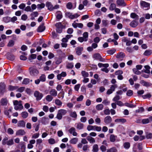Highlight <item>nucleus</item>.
<instances>
[{
    "label": "nucleus",
    "instance_id": "nucleus-1",
    "mask_svg": "<svg viewBox=\"0 0 152 152\" xmlns=\"http://www.w3.org/2000/svg\"><path fill=\"white\" fill-rule=\"evenodd\" d=\"M22 101H18L17 100H15L13 101V104L15 105L14 109L16 110H22L23 107L21 103Z\"/></svg>",
    "mask_w": 152,
    "mask_h": 152
},
{
    "label": "nucleus",
    "instance_id": "nucleus-2",
    "mask_svg": "<svg viewBox=\"0 0 152 152\" xmlns=\"http://www.w3.org/2000/svg\"><path fill=\"white\" fill-rule=\"evenodd\" d=\"M2 144L4 145L7 144L8 146L12 145L14 144L13 140V139L8 140V137H5L2 140Z\"/></svg>",
    "mask_w": 152,
    "mask_h": 152
},
{
    "label": "nucleus",
    "instance_id": "nucleus-3",
    "mask_svg": "<svg viewBox=\"0 0 152 152\" xmlns=\"http://www.w3.org/2000/svg\"><path fill=\"white\" fill-rule=\"evenodd\" d=\"M65 57V53H62L58 57H55V59L56 64L57 65H59L61 64L62 61V59L64 58Z\"/></svg>",
    "mask_w": 152,
    "mask_h": 152
},
{
    "label": "nucleus",
    "instance_id": "nucleus-4",
    "mask_svg": "<svg viewBox=\"0 0 152 152\" xmlns=\"http://www.w3.org/2000/svg\"><path fill=\"white\" fill-rule=\"evenodd\" d=\"M140 4L141 7L145 10H148L150 8V4L145 1H141Z\"/></svg>",
    "mask_w": 152,
    "mask_h": 152
},
{
    "label": "nucleus",
    "instance_id": "nucleus-5",
    "mask_svg": "<svg viewBox=\"0 0 152 152\" xmlns=\"http://www.w3.org/2000/svg\"><path fill=\"white\" fill-rule=\"evenodd\" d=\"M65 15L66 17L71 19H73L77 18L79 17V15L77 13H75L73 15L72 13L67 12L65 13Z\"/></svg>",
    "mask_w": 152,
    "mask_h": 152
},
{
    "label": "nucleus",
    "instance_id": "nucleus-6",
    "mask_svg": "<svg viewBox=\"0 0 152 152\" xmlns=\"http://www.w3.org/2000/svg\"><path fill=\"white\" fill-rule=\"evenodd\" d=\"M34 96L36 98L37 101L40 100L43 96L42 93H40L38 91H35L34 93Z\"/></svg>",
    "mask_w": 152,
    "mask_h": 152
},
{
    "label": "nucleus",
    "instance_id": "nucleus-7",
    "mask_svg": "<svg viewBox=\"0 0 152 152\" xmlns=\"http://www.w3.org/2000/svg\"><path fill=\"white\" fill-rule=\"evenodd\" d=\"M125 54L123 52H120L118 53L116 56V58L118 61H122L125 56Z\"/></svg>",
    "mask_w": 152,
    "mask_h": 152
},
{
    "label": "nucleus",
    "instance_id": "nucleus-8",
    "mask_svg": "<svg viewBox=\"0 0 152 152\" xmlns=\"http://www.w3.org/2000/svg\"><path fill=\"white\" fill-rule=\"evenodd\" d=\"M93 58L96 60H99L101 62H104L105 59L102 58L101 55L98 53L94 54L93 56Z\"/></svg>",
    "mask_w": 152,
    "mask_h": 152
},
{
    "label": "nucleus",
    "instance_id": "nucleus-9",
    "mask_svg": "<svg viewBox=\"0 0 152 152\" xmlns=\"http://www.w3.org/2000/svg\"><path fill=\"white\" fill-rule=\"evenodd\" d=\"M39 73L38 70L35 68H31L30 70V74L33 76L37 75Z\"/></svg>",
    "mask_w": 152,
    "mask_h": 152
},
{
    "label": "nucleus",
    "instance_id": "nucleus-10",
    "mask_svg": "<svg viewBox=\"0 0 152 152\" xmlns=\"http://www.w3.org/2000/svg\"><path fill=\"white\" fill-rule=\"evenodd\" d=\"M69 133L74 136H77V133L76 132L75 129L74 127H72L69 129Z\"/></svg>",
    "mask_w": 152,
    "mask_h": 152
},
{
    "label": "nucleus",
    "instance_id": "nucleus-11",
    "mask_svg": "<svg viewBox=\"0 0 152 152\" xmlns=\"http://www.w3.org/2000/svg\"><path fill=\"white\" fill-rule=\"evenodd\" d=\"M140 83L143 86L146 87H148L152 86V84L150 83L146 82L144 80H142L140 81Z\"/></svg>",
    "mask_w": 152,
    "mask_h": 152
},
{
    "label": "nucleus",
    "instance_id": "nucleus-12",
    "mask_svg": "<svg viewBox=\"0 0 152 152\" xmlns=\"http://www.w3.org/2000/svg\"><path fill=\"white\" fill-rule=\"evenodd\" d=\"M6 85L4 83H0V93L3 94L5 91Z\"/></svg>",
    "mask_w": 152,
    "mask_h": 152
},
{
    "label": "nucleus",
    "instance_id": "nucleus-13",
    "mask_svg": "<svg viewBox=\"0 0 152 152\" xmlns=\"http://www.w3.org/2000/svg\"><path fill=\"white\" fill-rule=\"evenodd\" d=\"M83 50V48L82 47H77L75 48L76 53L78 56H80L82 54Z\"/></svg>",
    "mask_w": 152,
    "mask_h": 152
},
{
    "label": "nucleus",
    "instance_id": "nucleus-14",
    "mask_svg": "<svg viewBox=\"0 0 152 152\" xmlns=\"http://www.w3.org/2000/svg\"><path fill=\"white\" fill-rule=\"evenodd\" d=\"M112 121V118L110 116H107L104 119V121L106 124H110Z\"/></svg>",
    "mask_w": 152,
    "mask_h": 152
},
{
    "label": "nucleus",
    "instance_id": "nucleus-15",
    "mask_svg": "<svg viewBox=\"0 0 152 152\" xmlns=\"http://www.w3.org/2000/svg\"><path fill=\"white\" fill-rule=\"evenodd\" d=\"M46 6L48 7V9L50 11L53 10V7L50 2H48L46 3Z\"/></svg>",
    "mask_w": 152,
    "mask_h": 152
},
{
    "label": "nucleus",
    "instance_id": "nucleus-16",
    "mask_svg": "<svg viewBox=\"0 0 152 152\" xmlns=\"http://www.w3.org/2000/svg\"><path fill=\"white\" fill-rule=\"evenodd\" d=\"M0 103L2 105L6 106L7 104L8 101L6 98H3L1 99Z\"/></svg>",
    "mask_w": 152,
    "mask_h": 152
},
{
    "label": "nucleus",
    "instance_id": "nucleus-17",
    "mask_svg": "<svg viewBox=\"0 0 152 152\" xmlns=\"http://www.w3.org/2000/svg\"><path fill=\"white\" fill-rule=\"evenodd\" d=\"M86 139L90 143H94L95 142V140L94 138L90 136H88L87 137Z\"/></svg>",
    "mask_w": 152,
    "mask_h": 152
},
{
    "label": "nucleus",
    "instance_id": "nucleus-18",
    "mask_svg": "<svg viewBox=\"0 0 152 152\" xmlns=\"http://www.w3.org/2000/svg\"><path fill=\"white\" fill-rule=\"evenodd\" d=\"M138 22L136 20L132 21L130 23V26L132 28L136 27L138 25Z\"/></svg>",
    "mask_w": 152,
    "mask_h": 152
},
{
    "label": "nucleus",
    "instance_id": "nucleus-19",
    "mask_svg": "<svg viewBox=\"0 0 152 152\" xmlns=\"http://www.w3.org/2000/svg\"><path fill=\"white\" fill-rule=\"evenodd\" d=\"M44 25V24L43 23L40 25L38 28L37 31L39 32H41L44 31L45 29V27Z\"/></svg>",
    "mask_w": 152,
    "mask_h": 152
},
{
    "label": "nucleus",
    "instance_id": "nucleus-20",
    "mask_svg": "<svg viewBox=\"0 0 152 152\" xmlns=\"http://www.w3.org/2000/svg\"><path fill=\"white\" fill-rule=\"evenodd\" d=\"M25 133L24 130L20 129L16 132V135L22 136L25 134Z\"/></svg>",
    "mask_w": 152,
    "mask_h": 152
},
{
    "label": "nucleus",
    "instance_id": "nucleus-21",
    "mask_svg": "<svg viewBox=\"0 0 152 152\" xmlns=\"http://www.w3.org/2000/svg\"><path fill=\"white\" fill-rule=\"evenodd\" d=\"M17 125L18 127H24L25 126L26 123L24 121L21 120L18 122Z\"/></svg>",
    "mask_w": 152,
    "mask_h": 152
},
{
    "label": "nucleus",
    "instance_id": "nucleus-22",
    "mask_svg": "<svg viewBox=\"0 0 152 152\" xmlns=\"http://www.w3.org/2000/svg\"><path fill=\"white\" fill-rule=\"evenodd\" d=\"M41 121L42 124L44 125H46L48 123V119L44 117L41 118Z\"/></svg>",
    "mask_w": 152,
    "mask_h": 152
},
{
    "label": "nucleus",
    "instance_id": "nucleus-23",
    "mask_svg": "<svg viewBox=\"0 0 152 152\" xmlns=\"http://www.w3.org/2000/svg\"><path fill=\"white\" fill-rule=\"evenodd\" d=\"M126 121V120L124 118H118L115 120V122L116 123H124Z\"/></svg>",
    "mask_w": 152,
    "mask_h": 152
},
{
    "label": "nucleus",
    "instance_id": "nucleus-24",
    "mask_svg": "<svg viewBox=\"0 0 152 152\" xmlns=\"http://www.w3.org/2000/svg\"><path fill=\"white\" fill-rule=\"evenodd\" d=\"M50 95H51L52 96H53L54 97L56 96L57 94V91L55 89H51L50 91Z\"/></svg>",
    "mask_w": 152,
    "mask_h": 152
},
{
    "label": "nucleus",
    "instance_id": "nucleus-25",
    "mask_svg": "<svg viewBox=\"0 0 152 152\" xmlns=\"http://www.w3.org/2000/svg\"><path fill=\"white\" fill-rule=\"evenodd\" d=\"M78 138L77 137H74L72 138L70 141V143L72 144H75L78 142Z\"/></svg>",
    "mask_w": 152,
    "mask_h": 152
},
{
    "label": "nucleus",
    "instance_id": "nucleus-26",
    "mask_svg": "<svg viewBox=\"0 0 152 152\" xmlns=\"http://www.w3.org/2000/svg\"><path fill=\"white\" fill-rule=\"evenodd\" d=\"M56 18L57 19L60 20L62 18L61 12L60 11H57L56 13Z\"/></svg>",
    "mask_w": 152,
    "mask_h": 152
},
{
    "label": "nucleus",
    "instance_id": "nucleus-27",
    "mask_svg": "<svg viewBox=\"0 0 152 152\" xmlns=\"http://www.w3.org/2000/svg\"><path fill=\"white\" fill-rule=\"evenodd\" d=\"M116 3L119 6H126L124 0H117Z\"/></svg>",
    "mask_w": 152,
    "mask_h": 152
},
{
    "label": "nucleus",
    "instance_id": "nucleus-28",
    "mask_svg": "<svg viewBox=\"0 0 152 152\" xmlns=\"http://www.w3.org/2000/svg\"><path fill=\"white\" fill-rule=\"evenodd\" d=\"M69 115L71 117L75 118H76L77 116L76 113L75 111H70L69 113Z\"/></svg>",
    "mask_w": 152,
    "mask_h": 152
},
{
    "label": "nucleus",
    "instance_id": "nucleus-29",
    "mask_svg": "<svg viewBox=\"0 0 152 152\" xmlns=\"http://www.w3.org/2000/svg\"><path fill=\"white\" fill-rule=\"evenodd\" d=\"M77 124L76 128L79 130H81L83 128L84 125L83 124L81 123H78L75 124Z\"/></svg>",
    "mask_w": 152,
    "mask_h": 152
},
{
    "label": "nucleus",
    "instance_id": "nucleus-30",
    "mask_svg": "<svg viewBox=\"0 0 152 152\" xmlns=\"http://www.w3.org/2000/svg\"><path fill=\"white\" fill-rule=\"evenodd\" d=\"M116 138V136H115L114 134H111L110 137V142H114L115 141Z\"/></svg>",
    "mask_w": 152,
    "mask_h": 152
},
{
    "label": "nucleus",
    "instance_id": "nucleus-31",
    "mask_svg": "<svg viewBox=\"0 0 152 152\" xmlns=\"http://www.w3.org/2000/svg\"><path fill=\"white\" fill-rule=\"evenodd\" d=\"M104 106L102 104H98L96 105V110L100 111L102 110Z\"/></svg>",
    "mask_w": 152,
    "mask_h": 152
},
{
    "label": "nucleus",
    "instance_id": "nucleus-32",
    "mask_svg": "<svg viewBox=\"0 0 152 152\" xmlns=\"http://www.w3.org/2000/svg\"><path fill=\"white\" fill-rule=\"evenodd\" d=\"M58 111L62 115H64L67 113V111L65 109H60Z\"/></svg>",
    "mask_w": 152,
    "mask_h": 152
},
{
    "label": "nucleus",
    "instance_id": "nucleus-33",
    "mask_svg": "<svg viewBox=\"0 0 152 152\" xmlns=\"http://www.w3.org/2000/svg\"><path fill=\"white\" fill-rule=\"evenodd\" d=\"M152 51L151 50H146L143 53V55L145 56H149L151 54Z\"/></svg>",
    "mask_w": 152,
    "mask_h": 152
},
{
    "label": "nucleus",
    "instance_id": "nucleus-34",
    "mask_svg": "<svg viewBox=\"0 0 152 152\" xmlns=\"http://www.w3.org/2000/svg\"><path fill=\"white\" fill-rule=\"evenodd\" d=\"M144 67L145 69L144 70V72L147 74L150 73V69L151 68L150 66L148 65H146L144 66Z\"/></svg>",
    "mask_w": 152,
    "mask_h": 152
},
{
    "label": "nucleus",
    "instance_id": "nucleus-35",
    "mask_svg": "<svg viewBox=\"0 0 152 152\" xmlns=\"http://www.w3.org/2000/svg\"><path fill=\"white\" fill-rule=\"evenodd\" d=\"M21 116L23 118H26L28 116V113L26 111H24L21 113Z\"/></svg>",
    "mask_w": 152,
    "mask_h": 152
},
{
    "label": "nucleus",
    "instance_id": "nucleus-36",
    "mask_svg": "<svg viewBox=\"0 0 152 152\" xmlns=\"http://www.w3.org/2000/svg\"><path fill=\"white\" fill-rule=\"evenodd\" d=\"M130 17L132 18L135 19H138L139 16L135 13H132L130 14Z\"/></svg>",
    "mask_w": 152,
    "mask_h": 152
},
{
    "label": "nucleus",
    "instance_id": "nucleus-37",
    "mask_svg": "<svg viewBox=\"0 0 152 152\" xmlns=\"http://www.w3.org/2000/svg\"><path fill=\"white\" fill-rule=\"evenodd\" d=\"M99 150L98 146L97 144H94L93 146V152H97Z\"/></svg>",
    "mask_w": 152,
    "mask_h": 152
},
{
    "label": "nucleus",
    "instance_id": "nucleus-38",
    "mask_svg": "<svg viewBox=\"0 0 152 152\" xmlns=\"http://www.w3.org/2000/svg\"><path fill=\"white\" fill-rule=\"evenodd\" d=\"M18 88L17 86H13L11 85H10L8 87V90L10 91H13Z\"/></svg>",
    "mask_w": 152,
    "mask_h": 152
},
{
    "label": "nucleus",
    "instance_id": "nucleus-39",
    "mask_svg": "<svg viewBox=\"0 0 152 152\" xmlns=\"http://www.w3.org/2000/svg\"><path fill=\"white\" fill-rule=\"evenodd\" d=\"M45 7V4L44 3H41V4H39L37 5V8L38 9L40 10L44 8Z\"/></svg>",
    "mask_w": 152,
    "mask_h": 152
},
{
    "label": "nucleus",
    "instance_id": "nucleus-40",
    "mask_svg": "<svg viewBox=\"0 0 152 152\" xmlns=\"http://www.w3.org/2000/svg\"><path fill=\"white\" fill-rule=\"evenodd\" d=\"M74 67L73 63H68L66 65V67L67 69H72Z\"/></svg>",
    "mask_w": 152,
    "mask_h": 152
},
{
    "label": "nucleus",
    "instance_id": "nucleus-41",
    "mask_svg": "<svg viewBox=\"0 0 152 152\" xmlns=\"http://www.w3.org/2000/svg\"><path fill=\"white\" fill-rule=\"evenodd\" d=\"M3 20L5 23H8L10 22V17L8 16L4 17Z\"/></svg>",
    "mask_w": 152,
    "mask_h": 152
},
{
    "label": "nucleus",
    "instance_id": "nucleus-42",
    "mask_svg": "<svg viewBox=\"0 0 152 152\" xmlns=\"http://www.w3.org/2000/svg\"><path fill=\"white\" fill-rule=\"evenodd\" d=\"M95 126L88 125L87 127V129L88 131L91 130L95 131Z\"/></svg>",
    "mask_w": 152,
    "mask_h": 152
},
{
    "label": "nucleus",
    "instance_id": "nucleus-43",
    "mask_svg": "<svg viewBox=\"0 0 152 152\" xmlns=\"http://www.w3.org/2000/svg\"><path fill=\"white\" fill-rule=\"evenodd\" d=\"M53 98L51 95H48L46 97V100L48 102H50L53 100Z\"/></svg>",
    "mask_w": 152,
    "mask_h": 152
},
{
    "label": "nucleus",
    "instance_id": "nucleus-44",
    "mask_svg": "<svg viewBox=\"0 0 152 152\" xmlns=\"http://www.w3.org/2000/svg\"><path fill=\"white\" fill-rule=\"evenodd\" d=\"M116 7V5L114 3H111L109 7L110 10H113L115 9Z\"/></svg>",
    "mask_w": 152,
    "mask_h": 152
},
{
    "label": "nucleus",
    "instance_id": "nucleus-45",
    "mask_svg": "<svg viewBox=\"0 0 152 152\" xmlns=\"http://www.w3.org/2000/svg\"><path fill=\"white\" fill-rule=\"evenodd\" d=\"M117 149L115 147H113L107 150V152H117Z\"/></svg>",
    "mask_w": 152,
    "mask_h": 152
},
{
    "label": "nucleus",
    "instance_id": "nucleus-46",
    "mask_svg": "<svg viewBox=\"0 0 152 152\" xmlns=\"http://www.w3.org/2000/svg\"><path fill=\"white\" fill-rule=\"evenodd\" d=\"M141 122L143 124H146L150 122V121L149 118H145L142 119Z\"/></svg>",
    "mask_w": 152,
    "mask_h": 152
},
{
    "label": "nucleus",
    "instance_id": "nucleus-47",
    "mask_svg": "<svg viewBox=\"0 0 152 152\" xmlns=\"http://www.w3.org/2000/svg\"><path fill=\"white\" fill-rule=\"evenodd\" d=\"M123 145L125 149H128L130 147V144L129 142H126L124 143Z\"/></svg>",
    "mask_w": 152,
    "mask_h": 152
},
{
    "label": "nucleus",
    "instance_id": "nucleus-48",
    "mask_svg": "<svg viewBox=\"0 0 152 152\" xmlns=\"http://www.w3.org/2000/svg\"><path fill=\"white\" fill-rule=\"evenodd\" d=\"M120 97L118 95H116L113 99V101L116 102L117 101H119L120 99Z\"/></svg>",
    "mask_w": 152,
    "mask_h": 152
},
{
    "label": "nucleus",
    "instance_id": "nucleus-49",
    "mask_svg": "<svg viewBox=\"0 0 152 152\" xmlns=\"http://www.w3.org/2000/svg\"><path fill=\"white\" fill-rule=\"evenodd\" d=\"M115 49H112L110 50H109L107 51V53L110 55H113L116 52Z\"/></svg>",
    "mask_w": 152,
    "mask_h": 152
},
{
    "label": "nucleus",
    "instance_id": "nucleus-50",
    "mask_svg": "<svg viewBox=\"0 0 152 152\" xmlns=\"http://www.w3.org/2000/svg\"><path fill=\"white\" fill-rule=\"evenodd\" d=\"M55 103L56 105L59 106H61L62 104V102L59 99H56Z\"/></svg>",
    "mask_w": 152,
    "mask_h": 152
},
{
    "label": "nucleus",
    "instance_id": "nucleus-51",
    "mask_svg": "<svg viewBox=\"0 0 152 152\" xmlns=\"http://www.w3.org/2000/svg\"><path fill=\"white\" fill-rule=\"evenodd\" d=\"M125 105L130 108H134L136 107V105H134L132 104H130L128 103H126Z\"/></svg>",
    "mask_w": 152,
    "mask_h": 152
},
{
    "label": "nucleus",
    "instance_id": "nucleus-52",
    "mask_svg": "<svg viewBox=\"0 0 152 152\" xmlns=\"http://www.w3.org/2000/svg\"><path fill=\"white\" fill-rule=\"evenodd\" d=\"M126 95L128 96H130L133 94V91L131 90H129L127 91Z\"/></svg>",
    "mask_w": 152,
    "mask_h": 152
},
{
    "label": "nucleus",
    "instance_id": "nucleus-53",
    "mask_svg": "<svg viewBox=\"0 0 152 152\" xmlns=\"http://www.w3.org/2000/svg\"><path fill=\"white\" fill-rule=\"evenodd\" d=\"M81 74L82 76L84 77H88L89 75L88 72L84 71H82Z\"/></svg>",
    "mask_w": 152,
    "mask_h": 152
},
{
    "label": "nucleus",
    "instance_id": "nucleus-54",
    "mask_svg": "<svg viewBox=\"0 0 152 152\" xmlns=\"http://www.w3.org/2000/svg\"><path fill=\"white\" fill-rule=\"evenodd\" d=\"M30 82V80L28 78H25L24 79L22 84L25 85L28 84Z\"/></svg>",
    "mask_w": 152,
    "mask_h": 152
},
{
    "label": "nucleus",
    "instance_id": "nucleus-55",
    "mask_svg": "<svg viewBox=\"0 0 152 152\" xmlns=\"http://www.w3.org/2000/svg\"><path fill=\"white\" fill-rule=\"evenodd\" d=\"M40 80L42 82H44L46 80V77L45 75L42 74L39 77Z\"/></svg>",
    "mask_w": 152,
    "mask_h": 152
},
{
    "label": "nucleus",
    "instance_id": "nucleus-56",
    "mask_svg": "<svg viewBox=\"0 0 152 152\" xmlns=\"http://www.w3.org/2000/svg\"><path fill=\"white\" fill-rule=\"evenodd\" d=\"M39 15L37 11H35L32 12L30 14L31 16H34V17H36L38 16Z\"/></svg>",
    "mask_w": 152,
    "mask_h": 152
},
{
    "label": "nucleus",
    "instance_id": "nucleus-57",
    "mask_svg": "<svg viewBox=\"0 0 152 152\" xmlns=\"http://www.w3.org/2000/svg\"><path fill=\"white\" fill-rule=\"evenodd\" d=\"M64 93L63 91H61L58 94V98H62V99H63L64 97Z\"/></svg>",
    "mask_w": 152,
    "mask_h": 152
},
{
    "label": "nucleus",
    "instance_id": "nucleus-58",
    "mask_svg": "<svg viewBox=\"0 0 152 152\" xmlns=\"http://www.w3.org/2000/svg\"><path fill=\"white\" fill-rule=\"evenodd\" d=\"M133 71L134 73L136 74L140 75L141 74L140 72L138 71V70L136 68L133 69Z\"/></svg>",
    "mask_w": 152,
    "mask_h": 152
},
{
    "label": "nucleus",
    "instance_id": "nucleus-59",
    "mask_svg": "<svg viewBox=\"0 0 152 152\" xmlns=\"http://www.w3.org/2000/svg\"><path fill=\"white\" fill-rule=\"evenodd\" d=\"M24 10L26 12H32V10L31 7L30 6H27L25 9Z\"/></svg>",
    "mask_w": 152,
    "mask_h": 152
},
{
    "label": "nucleus",
    "instance_id": "nucleus-60",
    "mask_svg": "<svg viewBox=\"0 0 152 152\" xmlns=\"http://www.w3.org/2000/svg\"><path fill=\"white\" fill-rule=\"evenodd\" d=\"M26 7V5L24 3L21 4L18 6L19 8L20 9L23 10L25 9Z\"/></svg>",
    "mask_w": 152,
    "mask_h": 152
},
{
    "label": "nucleus",
    "instance_id": "nucleus-61",
    "mask_svg": "<svg viewBox=\"0 0 152 152\" xmlns=\"http://www.w3.org/2000/svg\"><path fill=\"white\" fill-rule=\"evenodd\" d=\"M117 87V84H114L111 86L110 89L113 91H114L115 89Z\"/></svg>",
    "mask_w": 152,
    "mask_h": 152
},
{
    "label": "nucleus",
    "instance_id": "nucleus-62",
    "mask_svg": "<svg viewBox=\"0 0 152 152\" xmlns=\"http://www.w3.org/2000/svg\"><path fill=\"white\" fill-rule=\"evenodd\" d=\"M116 103L120 107L123 106L125 105V104H124L121 101H119Z\"/></svg>",
    "mask_w": 152,
    "mask_h": 152
},
{
    "label": "nucleus",
    "instance_id": "nucleus-63",
    "mask_svg": "<svg viewBox=\"0 0 152 152\" xmlns=\"http://www.w3.org/2000/svg\"><path fill=\"white\" fill-rule=\"evenodd\" d=\"M39 135V133H37L33 134L32 137V139H36L38 138Z\"/></svg>",
    "mask_w": 152,
    "mask_h": 152
},
{
    "label": "nucleus",
    "instance_id": "nucleus-64",
    "mask_svg": "<svg viewBox=\"0 0 152 152\" xmlns=\"http://www.w3.org/2000/svg\"><path fill=\"white\" fill-rule=\"evenodd\" d=\"M66 6L68 9H71L72 7V5L71 3L69 2L67 4Z\"/></svg>",
    "mask_w": 152,
    "mask_h": 152
}]
</instances>
